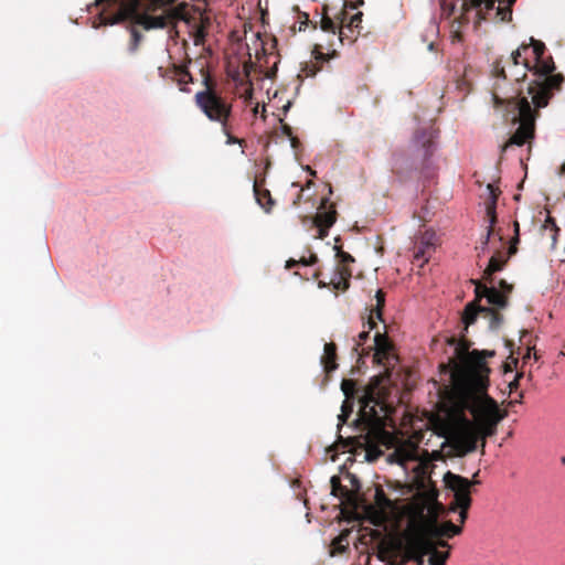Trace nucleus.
<instances>
[{
    "label": "nucleus",
    "mask_w": 565,
    "mask_h": 565,
    "mask_svg": "<svg viewBox=\"0 0 565 565\" xmlns=\"http://www.w3.org/2000/svg\"><path fill=\"white\" fill-rule=\"evenodd\" d=\"M455 347V356L448 364H441V371L449 373L450 386L444 392V403L449 415L456 420L451 431V443L458 456H465L477 449L478 441L486 447V438L497 433L501 420L508 416L498 403L488 394L490 369L484 358L493 352L473 350L463 337L447 339Z\"/></svg>",
    "instance_id": "nucleus-1"
},
{
    "label": "nucleus",
    "mask_w": 565,
    "mask_h": 565,
    "mask_svg": "<svg viewBox=\"0 0 565 565\" xmlns=\"http://www.w3.org/2000/svg\"><path fill=\"white\" fill-rule=\"evenodd\" d=\"M475 287V299L468 302L462 312L463 330L467 331L473 324L479 315L489 321L490 330H498L503 323V315L500 310L509 306V297L513 291V285L500 279L498 287L480 280H471Z\"/></svg>",
    "instance_id": "nucleus-2"
},
{
    "label": "nucleus",
    "mask_w": 565,
    "mask_h": 565,
    "mask_svg": "<svg viewBox=\"0 0 565 565\" xmlns=\"http://www.w3.org/2000/svg\"><path fill=\"white\" fill-rule=\"evenodd\" d=\"M360 403L359 416L354 422L358 434L349 436L345 443L352 447L369 449L385 436L391 407L380 397H375L372 390L360 396Z\"/></svg>",
    "instance_id": "nucleus-3"
},
{
    "label": "nucleus",
    "mask_w": 565,
    "mask_h": 565,
    "mask_svg": "<svg viewBox=\"0 0 565 565\" xmlns=\"http://www.w3.org/2000/svg\"><path fill=\"white\" fill-rule=\"evenodd\" d=\"M527 46H532L535 58L532 66L535 79L529 84L527 94L535 109H539L547 106L555 93L562 89L564 76L561 73L554 74V61L552 56H545L546 46L542 41L531 38Z\"/></svg>",
    "instance_id": "nucleus-4"
},
{
    "label": "nucleus",
    "mask_w": 565,
    "mask_h": 565,
    "mask_svg": "<svg viewBox=\"0 0 565 565\" xmlns=\"http://www.w3.org/2000/svg\"><path fill=\"white\" fill-rule=\"evenodd\" d=\"M202 72L204 89L194 95V103L207 119L218 122L222 130L226 131V122L232 115V104L217 90L216 83L210 73L204 70Z\"/></svg>",
    "instance_id": "nucleus-5"
},
{
    "label": "nucleus",
    "mask_w": 565,
    "mask_h": 565,
    "mask_svg": "<svg viewBox=\"0 0 565 565\" xmlns=\"http://www.w3.org/2000/svg\"><path fill=\"white\" fill-rule=\"evenodd\" d=\"M514 110L518 111L513 121H518L520 125L515 132L509 138V140L502 146L501 151L504 152L510 146H523L527 141L534 138L535 134V119L536 110L532 108V100L527 97H520L514 103Z\"/></svg>",
    "instance_id": "nucleus-6"
},
{
    "label": "nucleus",
    "mask_w": 565,
    "mask_h": 565,
    "mask_svg": "<svg viewBox=\"0 0 565 565\" xmlns=\"http://www.w3.org/2000/svg\"><path fill=\"white\" fill-rule=\"evenodd\" d=\"M527 50V44H522L507 58L497 60L492 65V75L495 78L509 79L515 83L524 81L527 72H533L529 60L522 57V52Z\"/></svg>",
    "instance_id": "nucleus-7"
},
{
    "label": "nucleus",
    "mask_w": 565,
    "mask_h": 565,
    "mask_svg": "<svg viewBox=\"0 0 565 565\" xmlns=\"http://www.w3.org/2000/svg\"><path fill=\"white\" fill-rule=\"evenodd\" d=\"M348 8L354 10L356 7L353 3H348L347 0H337L335 4L323 3L321 12L318 13L320 29L334 38L341 23L348 19ZM317 24L316 21L313 29L317 28Z\"/></svg>",
    "instance_id": "nucleus-8"
},
{
    "label": "nucleus",
    "mask_w": 565,
    "mask_h": 565,
    "mask_svg": "<svg viewBox=\"0 0 565 565\" xmlns=\"http://www.w3.org/2000/svg\"><path fill=\"white\" fill-rule=\"evenodd\" d=\"M409 527L430 543L444 540V537L451 539L462 532L461 525H456L451 521L438 523L436 518L425 519Z\"/></svg>",
    "instance_id": "nucleus-9"
},
{
    "label": "nucleus",
    "mask_w": 565,
    "mask_h": 565,
    "mask_svg": "<svg viewBox=\"0 0 565 565\" xmlns=\"http://www.w3.org/2000/svg\"><path fill=\"white\" fill-rule=\"evenodd\" d=\"M444 481L446 487L454 492L450 510L457 511L458 508L470 509L472 499L469 479L448 471L444 477Z\"/></svg>",
    "instance_id": "nucleus-10"
},
{
    "label": "nucleus",
    "mask_w": 565,
    "mask_h": 565,
    "mask_svg": "<svg viewBox=\"0 0 565 565\" xmlns=\"http://www.w3.org/2000/svg\"><path fill=\"white\" fill-rule=\"evenodd\" d=\"M513 226H514V236L512 237V239L510 242V246H509L508 252L504 254L503 252L498 250L489 259V264H488V266L486 267V269L483 270V274H482V280L483 281L492 284L493 282V275L497 271L502 270L504 268V266L507 265L509 258L511 256H513L518 252L516 245L520 242V225H519V222L515 221L513 223Z\"/></svg>",
    "instance_id": "nucleus-11"
},
{
    "label": "nucleus",
    "mask_w": 565,
    "mask_h": 565,
    "mask_svg": "<svg viewBox=\"0 0 565 565\" xmlns=\"http://www.w3.org/2000/svg\"><path fill=\"white\" fill-rule=\"evenodd\" d=\"M408 529L402 534L401 539L394 541L390 546L381 544L379 551V558L386 561L390 558V565H407L412 559H408Z\"/></svg>",
    "instance_id": "nucleus-12"
},
{
    "label": "nucleus",
    "mask_w": 565,
    "mask_h": 565,
    "mask_svg": "<svg viewBox=\"0 0 565 565\" xmlns=\"http://www.w3.org/2000/svg\"><path fill=\"white\" fill-rule=\"evenodd\" d=\"M487 189L489 191V199L486 202V212H487V217H488V221H489V226H488V230H487V234L483 237L480 246L477 247V250H479V253H478L479 257H480L481 253H484L487 250L490 236L492 235V233L494 231L493 226L497 223L495 206H497L498 198H499V195L501 193L500 189L497 185L492 184V183H489Z\"/></svg>",
    "instance_id": "nucleus-13"
},
{
    "label": "nucleus",
    "mask_w": 565,
    "mask_h": 565,
    "mask_svg": "<svg viewBox=\"0 0 565 565\" xmlns=\"http://www.w3.org/2000/svg\"><path fill=\"white\" fill-rule=\"evenodd\" d=\"M434 547L433 543L427 541L424 536L416 533L412 527H408V559L415 563V565H424L425 556L428 555L429 551Z\"/></svg>",
    "instance_id": "nucleus-14"
},
{
    "label": "nucleus",
    "mask_w": 565,
    "mask_h": 565,
    "mask_svg": "<svg viewBox=\"0 0 565 565\" xmlns=\"http://www.w3.org/2000/svg\"><path fill=\"white\" fill-rule=\"evenodd\" d=\"M337 221V211L333 204H329L328 199H323L318 213L313 218V224L318 227V238L323 239L329 234V228Z\"/></svg>",
    "instance_id": "nucleus-15"
},
{
    "label": "nucleus",
    "mask_w": 565,
    "mask_h": 565,
    "mask_svg": "<svg viewBox=\"0 0 565 565\" xmlns=\"http://www.w3.org/2000/svg\"><path fill=\"white\" fill-rule=\"evenodd\" d=\"M373 348V362L379 365H385L392 358V348L393 344L386 333H381L376 331L374 335V344L371 345Z\"/></svg>",
    "instance_id": "nucleus-16"
},
{
    "label": "nucleus",
    "mask_w": 565,
    "mask_h": 565,
    "mask_svg": "<svg viewBox=\"0 0 565 565\" xmlns=\"http://www.w3.org/2000/svg\"><path fill=\"white\" fill-rule=\"evenodd\" d=\"M161 76H169L178 83L180 90L189 93L190 90L185 87L188 84L193 83V77L189 72L188 64L175 65L173 64L170 70L166 71Z\"/></svg>",
    "instance_id": "nucleus-17"
},
{
    "label": "nucleus",
    "mask_w": 565,
    "mask_h": 565,
    "mask_svg": "<svg viewBox=\"0 0 565 565\" xmlns=\"http://www.w3.org/2000/svg\"><path fill=\"white\" fill-rule=\"evenodd\" d=\"M366 324L367 330L359 333L358 339H354V345L352 349L360 358L369 356L373 350L371 345L367 348L363 347L365 341L370 338V332L376 328V321L372 315H369Z\"/></svg>",
    "instance_id": "nucleus-18"
},
{
    "label": "nucleus",
    "mask_w": 565,
    "mask_h": 565,
    "mask_svg": "<svg viewBox=\"0 0 565 565\" xmlns=\"http://www.w3.org/2000/svg\"><path fill=\"white\" fill-rule=\"evenodd\" d=\"M516 0H486L484 9L486 11H490L494 9L495 2H498V7L495 8V15L502 22H509L512 20V7Z\"/></svg>",
    "instance_id": "nucleus-19"
},
{
    "label": "nucleus",
    "mask_w": 565,
    "mask_h": 565,
    "mask_svg": "<svg viewBox=\"0 0 565 565\" xmlns=\"http://www.w3.org/2000/svg\"><path fill=\"white\" fill-rule=\"evenodd\" d=\"M434 547L429 551V565H446L447 559L449 558V548L450 545L445 540H439L437 542H433Z\"/></svg>",
    "instance_id": "nucleus-20"
},
{
    "label": "nucleus",
    "mask_w": 565,
    "mask_h": 565,
    "mask_svg": "<svg viewBox=\"0 0 565 565\" xmlns=\"http://www.w3.org/2000/svg\"><path fill=\"white\" fill-rule=\"evenodd\" d=\"M391 457L394 461L404 466L406 462L417 459V447L413 444L397 447Z\"/></svg>",
    "instance_id": "nucleus-21"
},
{
    "label": "nucleus",
    "mask_w": 565,
    "mask_h": 565,
    "mask_svg": "<svg viewBox=\"0 0 565 565\" xmlns=\"http://www.w3.org/2000/svg\"><path fill=\"white\" fill-rule=\"evenodd\" d=\"M337 345L333 342L324 344V352L321 356V364L327 373L334 371L337 364Z\"/></svg>",
    "instance_id": "nucleus-22"
},
{
    "label": "nucleus",
    "mask_w": 565,
    "mask_h": 565,
    "mask_svg": "<svg viewBox=\"0 0 565 565\" xmlns=\"http://www.w3.org/2000/svg\"><path fill=\"white\" fill-rule=\"evenodd\" d=\"M484 1L486 0H463L462 4H461V9L463 12L459 18L458 23L461 24L463 22L465 23L468 22V19L465 17V12H468L471 9H478L477 14H478L479 19L486 20L487 19L486 13H488L489 11H486V9H484Z\"/></svg>",
    "instance_id": "nucleus-23"
},
{
    "label": "nucleus",
    "mask_w": 565,
    "mask_h": 565,
    "mask_svg": "<svg viewBox=\"0 0 565 565\" xmlns=\"http://www.w3.org/2000/svg\"><path fill=\"white\" fill-rule=\"evenodd\" d=\"M253 190L257 203L265 209L266 212H269L274 205L270 192L267 189H263L258 180H255Z\"/></svg>",
    "instance_id": "nucleus-24"
},
{
    "label": "nucleus",
    "mask_w": 565,
    "mask_h": 565,
    "mask_svg": "<svg viewBox=\"0 0 565 565\" xmlns=\"http://www.w3.org/2000/svg\"><path fill=\"white\" fill-rule=\"evenodd\" d=\"M434 244L430 242V238L426 239L425 237L422 242L415 246L414 250V259L420 262V266L428 262V258L434 252Z\"/></svg>",
    "instance_id": "nucleus-25"
},
{
    "label": "nucleus",
    "mask_w": 565,
    "mask_h": 565,
    "mask_svg": "<svg viewBox=\"0 0 565 565\" xmlns=\"http://www.w3.org/2000/svg\"><path fill=\"white\" fill-rule=\"evenodd\" d=\"M334 46V43L333 41H330L328 43V46H327V53H324L322 50L324 49L322 44H316L313 50H312V55L315 57L316 61L318 62H328L329 60L331 58H334L335 56H338L337 54V50L333 49Z\"/></svg>",
    "instance_id": "nucleus-26"
},
{
    "label": "nucleus",
    "mask_w": 565,
    "mask_h": 565,
    "mask_svg": "<svg viewBox=\"0 0 565 565\" xmlns=\"http://www.w3.org/2000/svg\"><path fill=\"white\" fill-rule=\"evenodd\" d=\"M135 22L143 25L146 29L163 28L166 25L163 17H151L148 14H136Z\"/></svg>",
    "instance_id": "nucleus-27"
},
{
    "label": "nucleus",
    "mask_w": 565,
    "mask_h": 565,
    "mask_svg": "<svg viewBox=\"0 0 565 565\" xmlns=\"http://www.w3.org/2000/svg\"><path fill=\"white\" fill-rule=\"evenodd\" d=\"M349 531L341 532L331 543V555L342 554L349 547Z\"/></svg>",
    "instance_id": "nucleus-28"
},
{
    "label": "nucleus",
    "mask_w": 565,
    "mask_h": 565,
    "mask_svg": "<svg viewBox=\"0 0 565 565\" xmlns=\"http://www.w3.org/2000/svg\"><path fill=\"white\" fill-rule=\"evenodd\" d=\"M330 483L332 495L345 498L348 501L353 499V493H351L347 487L341 484L340 478L338 476L331 477Z\"/></svg>",
    "instance_id": "nucleus-29"
},
{
    "label": "nucleus",
    "mask_w": 565,
    "mask_h": 565,
    "mask_svg": "<svg viewBox=\"0 0 565 565\" xmlns=\"http://www.w3.org/2000/svg\"><path fill=\"white\" fill-rule=\"evenodd\" d=\"M543 231L550 236L552 245L554 246L557 242L559 227L556 225L555 218L552 217L550 214L546 216L544 221Z\"/></svg>",
    "instance_id": "nucleus-30"
},
{
    "label": "nucleus",
    "mask_w": 565,
    "mask_h": 565,
    "mask_svg": "<svg viewBox=\"0 0 565 565\" xmlns=\"http://www.w3.org/2000/svg\"><path fill=\"white\" fill-rule=\"evenodd\" d=\"M362 17H363L362 12H356V13L352 14L351 17L348 15V19L345 20V26L349 30V32L356 33V34L361 33Z\"/></svg>",
    "instance_id": "nucleus-31"
},
{
    "label": "nucleus",
    "mask_w": 565,
    "mask_h": 565,
    "mask_svg": "<svg viewBox=\"0 0 565 565\" xmlns=\"http://www.w3.org/2000/svg\"><path fill=\"white\" fill-rule=\"evenodd\" d=\"M374 502L376 507L383 512H385L387 509L392 507V501L388 499V497L385 494L382 488H376Z\"/></svg>",
    "instance_id": "nucleus-32"
},
{
    "label": "nucleus",
    "mask_w": 565,
    "mask_h": 565,
    "mask_svg": "<svg viewBox=\"0 0 565 565\" xmlns=\"http://www.w3.org/2000/svg\"><path fill=\"white\" fill-rule=\"evenodd\" d=\"M359 35L360 34L349 32L345 26V21H343L334 38L343 45L345 41H348L349 44L353 43Z\"/></svg>",
    "instance_id": "nucleus-33"
},
{
    "label": "nucleus",
    "mask_w": 565,
    "mask_h": 565,
    "mask_svg": "<svg viewBox=\"0 0 565 565\" xmlns=\"http://www.w3.org/2000/svg\"><path fill=\"white\" fill-rule=\"evenodd\" d=\"M354 406V399L353 398H345L341 406V414L339 415V426L347 423L348 418L353 412Z\"/></svg>",
    "instance_id": "nucleus-34"
},
{
    "label": "nucleus",
    "mask_w": 565,
    "mask_h": 565,
    "mask_svg": "<svg viewBox=\"0 0 565 565\" xmlns=\"http://www.w3.org/2000/svg\"><path fill=\"white\" fill-rule=\"evenodd\" d=\"M497 90H498V87H494V92L492 93V98H493L495 107H500V106H503V105L507 104L508 106H513V109H514L515 108V104L514 103L518 100V98L522 97L519 94L518 96H511V97L502 98V97L499 96ZM526 97L529 98V95Z\"/></svg>",
    "instance_id": "nucleus-35"
},
{
    "label": "nucleus",
    "mask_w": 565,
    "mask_h": 565,
    "mask_svg": "<svg viewBox=\"0 0 565 565\" xmlns=\"http://www.w3.org/2000/svg\"><path fill=\"white\" fill-rule=\"evenodd\" d=\"M375 298H376V305L375 307L370 311V315H372V317L375 319H379V320H382V310L384 308V303H385V295L382 290H377L376 291V295H375Z\"/></svg>",
    "instance_id": "nucleus-36"
},
{
    "label": "nucleus",
    "mask_w": 565,
    "mask_h": 565,
    "mask_svg": "<svg viewBox=\"0 0 565 565\" xmlns=\"http://www.w3.org/2000/svg\"><path fill=\"white\" fill-rule=\"evenodd\" d=\"M341 390L345 396V398H355L359 390L356 387V383L353 380L344 379L341 382Z\"/></svg>",
    "instance_id": "nucleus-37"
},
{
    "label": "nucleus",
    "mask_w": 565,
    "mask_h": 565,
    "mask_svg": "<svg viewBox=\"0 0 565 565\" xmlns=\"http://www.w3.org/2000/svg\"><path fill=\"white\" fill-rule=\"evenodd\" d=\"M423 149H424V162L426 163L429 158L433 156L435 150V145L433 141V137L429 136L428 138L423 140Z\"/></svg>",
    "instance_id": "nucleus-38"
},
{
    "label": "nucleus",
    "mask_w": 565,
    "mask_h": 565,
    "mask_svg": "<svg viewBox=\"0 0 565 565\" xmlns=\"http://www.w3.org/2000/svg\"><path fill=\"white\" fill-rule=\"evenodd\" d=\"M440 10H441L443 17L450 18L455 11V4L451 2L450 3L447 2V0H441L440 1Z\"/></svg>",
    "instance_id": "nucleus-39"
},
{
    "label": "nucleus",
    "mask_w": 565,
    "mask_h": 565,
    "mask_svg": "<svg viewBox=\"0 0 565 565\" xmlns=\"http://www.w3.org/2000/svg\"><path fill=\"white\" fill-rule=\"evenodd\" d=\"M337 256L339 257L342 264H349L354 262V258L349 253L343 250H338Z\"/></svg>",
    "instance_id": "nucleus-40"
},
{
    "label": "nucleus",
    "mask_w": 565,
    "mask_h": 565,
    "mask_svg": "<svg viewBox=\"0 0 565 565\" xmlns=\"http://www.w3.org/2000/svg\"><path fill=\"white\" fill-rule=\"evenodd\" d=\"M299 262L303 266H312L318 262V257L316 254H311L309 258L301 257Z\"/></svg>",
    "instance_id": "nucleus-41"
},
{
    "label": "nucleus",
    "mask_w": 565,
    "mask_h": 565,
    "mask_svg": "<svg viewBox=\"0 0 565 565\" xmlns=\"http://www.w3.org/2000/svg\"><path fill=\"white\" fill-rule=\"evenodd\" d=\"M131 36H132L131 50L135 51L138 47V44L141 40V34L137 30L132 29Z\"/></svg>",
    "instance_id": "nucleus-42"
},
{
    "label": "nucleus",
    "mask_w": 565,
    "mask_h": 565,
    "mask_svg": "<svg viewBox=\"0 0 565 565\" xmlns=\"http://www.w3.org/2000/svg\"><path fill=\"white\" fill-rule=\"evenodd\" d=\"M223 132H224V134L226 135V137H227L226 143H228V145H234V143H242V142H243V140H241V139H238V138H236V137H234V136H232V135H231V132H230V130H228V126H227V125H226V131H223Z\"/></svg>",
    "instance_id": "nucleus-43"
},
{
    "label": "nucleus",
    "mask_w": 565,
    "mask_h": 565,
    "mask_svg": "<svg viewBox=\"0 0 565 565\" xmlns=\"http://www.w3.org/2000/svg\"><path fill=\"white\" fill-rule=\"evenodd\" d=\"M340 275L341 278L344 280V288H347L349 286L348 279L351 277V270L343 267L340 269Z\"/></svg>",
    "instance_id": "nucleus-44"
},
{
    "label": "nucleus",
    "mask_w": 565,
    "mask_h": 565,
    "mask_svg": "<svg viewBox=\"0 0 565 565\" xmlns=\"http://www.w3.org/2000/svg\"><path fill=\"white\" fill-rule=\"evenodd\" d=\"M457 510H459V522H460V524H463L468 518L469 509L458 508Z\"/></svg>",
    "instance_id": "nucleus-45"
},
{
    "label": "nucleus",
    "mask_w": 565,
    "mask_h": 565,
    "mask_svg": "<svg viewBox=\"0 0 565 565\" xmlns=\"http://www.w3.org/2000/svg\"><path fill=\"white\" fill-rule=\"evenodd\" d=\"M281 131L288 138H291L294 136L291 127L287 124L281 125Z\"/></svg>",
    "instance_id": "nucleus-46"
},
{
    "label": "nucleus",
    "mask_w": 565,
    "mask_h": 565,
    "mask_svg": "<svg viewBox=\"0 0 565 565\" xmlns=\"http://www.w3.org/2000/svg\"><path fill=\"white\" fill-rule=\"evenodd\" d=\"M478 476H479V470L472 476V479L469 480L470 489L472 488V486L480 484V480L478 479Z\"/></svg>",
    "instance_id": "nucleus-47"
},
{
    "label": "nucleus",
    "mask_w": 565,
    "mask_h": 565,
    "mask_svg": "<svg viewBox=\"0 0 565 565\" xmlns=\"http://www.w3.org/2000/svg\"><path fill=\"white\" fill-rule=\"evenodd\" d=\"M522 376V374H518V376L509 384V387L511 391L518 388L519 386V379Z\"/></svg>",
    "instance_id": "nucleus-48"
},
{
    "label": "nucleus",
    "mask_w": 565,
    "mask_h": 565,
    "mask_svg": "<svg viewBox=\"0 0 565 565\" xmlns=\"http://www.w3.org/2000/svg\"><path fill=\"white\" fill-rule=\"evenodd\" d=\"M302 191H303V188H300L299 193L297 194L296 199L292 202L294 206H298L299 205V203L301 201V198H302Z\"/></svg>",
    "instance_id": "nucleus-49"
},
{
    "label": "nucleus",
    "mask_w": 565,
    "mask_h": 565,
    "mask_svg": "<svg viewBox=\"0 0 565 565\" xmlns=\"http://www.w3.org/2000/svg\"><path fill=\"white\" fill-rule=\"evenodd\" d=\"M297 265H301L299 260H296V259H292L290 258L289 260H287L286 263V268H292Z\"/></svg>",
    "instance_id": "nucleus-50"
},
{
    "label": "nucleus",
    "mask_w": 565,
    "mask_h": 565,
    "mask_svg": "<svg viewBox=\"0 0 565 565\" xmlns=\"http://www.w3.org/2000/svg\"><path fill=\"white\" fill-rule=\"evenodd\" d=\"M290 140V145L294 149H297L300 145V141L297 137L292 136L291 138H289Z\"/></svg>",
    "instance_id": "nucleus-51"
},
{
    "label": "nucleus",
    "mask_w": 565,
    "mask_h": 565,
    "mask_svg": "<svg viewBox=\"0 0 565 565\" xmlns=\"http://www.w3.org/2000/svg\"><path fill=\"white\" fill-rule=\"evenodd\" d=\"M125 19V14L124 13H119L113 21L111 23H116V22H119V21H122Z\"/></svg>",
    "instance_id": "nucleus-52"
},
{
    "label": "nucleus",
    "mask_w": 565,
    "mask_h": 565,
    "mask_svg": "<svg viewBox=\"0 0 565 565\" xmlns=\"http://www.w3.org/2000/svg\"><path fill=\"white\" fill-rule=\"evenodd\" d=\"M452 39H454V41L455 40L461 41V34L458 31H456V32H454Z\"/></svg>",
    "instance_id": "nucleus-53"
},
{
    "label": "nucleus",
    "mask_w": 565,
    "mask_h": 565,
    "mask_svg": "<svg viewBox=\"0 0 565 565\" xmlns=\"http://www.w3.org/2000/svg\"><path fill=\"white\" fill-rule=\"evenodd\" d=\"M306 170L310 173V175H312V177L316 175V171L312 170L309 166L306 167Z\"/></svg>",
    "instance_id": "nucleus-54"
},
{
    "label": "nucleus",
    "mask_w": 565,
    "mask_h": 565,
    "mask_svg": "<svg viewBox=\"0 0 565 565\" xmlns=\"http://www.w3.org/2000/svg\"><path fill=\"white\" fill-rule=\"evenodd\" d=\"M530 348L526 349V354L523 356L524 360L529 359L530 358Z\"/></svg>",
    "instance_id": "nucleus-55"
},
{
    "label": "nucleus",
    "mask_w": 565,
    "mask_h": 565,
    "mask_svg": "<svg viewBox=\"0 0 565 565\" xmlns=\"http://www.w3.org/2000/svg\"><path fill=\"white\" fill-rule=\"evenodd\" d=\"M290 107V102H288V104L286 106H284V110L287 111Z\"/></svg>",
    "instance_id": "nucleus-56"
},
{
    "label": "nucleus",
    "mask_w": 565,
    "mask_h": 565,
    "mask_svg": "<svg viewBox=\"0 0 565 565\" xmlns=\"http://www.w3.org/2000/svg\"><path fill=\"white\" fill-rule=\"evenodd\" d=\"M313 184V182L311 180H309L306 184L307 188H310L311 185Z\"/></svg>",
    "instance_id": "nucleus-57"
},
{
    "label": "nucleus",
    "mask_w": 565,
    "mask_h": 565,
    "mask_svg": "<svg viewBox=\"0 0 565 565\" xmlns=\"http://www.w3.org/2000/svg\"><path fill=\"white\" fill-rule=\"evenodd\" d=\"M306 23H313L312 21L309 20V17L306 14Z\"/></svg>",
    "instance_id": "nucleus-58"
},
{
    "label": "nucleus",
    "mask_w": 565,
    "mask_h": 565,
    "mask_svg": "<svg viewBox=\"0 0 565 565\" xmlns=\"http://www.w3.org/2000/svg\"><path fill=\"white\" fill-rule=\"evenodd\" d=\"M292 185L294 186H300L299 183H297V182H294Z\"/></svg>",
    "instance_id": "nucleus-59"
},
{
    "label": "nucleus",
    "mask_w": 565,
    "mask_h": 565,
    "mask_svg": "<svg viewBox=\"0 0 565 565\" xmlns=\"http://www.w3.org/2000/svg\"><path fill=\"white\" fill-rule=\"evenodd\" d=\"M562 462L565 463V457L562 458Z\"/></svg>",
    "instance_id": "nucleus-60"
}]
</instances>
